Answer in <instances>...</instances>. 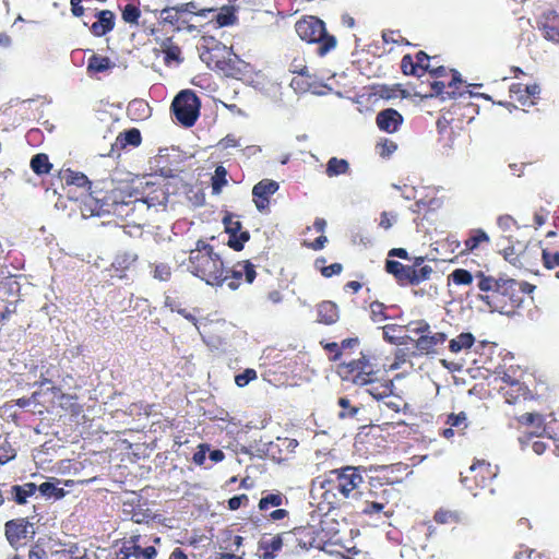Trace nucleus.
Segmentation results:
<instances>
[{"label":"nucleus","instance_id":"1","mask_svg":"<svg viewBox=\"0 0 559 559\" xmlns=\"http://www.w3.org/2000/svg\"><path fill=\"white\" fill-rule=\"evenodd\" d=\"M362 471L353 465L326 471L314 478L313 486L321 491L320 498L329 509L340 508L364 495Z\"/></svg>","mask_w":559,"mask_h":559},{"label":"nucleus","instance_id":"2","mask_svg":"<svg viewBox=\"0 0 559 559\" xmlns=\"http://www.w3.org/2000/svg\"><path fill=\"white\" fill-rule=\"evenodd\" d=\"M188 271L211 286H223L226 281L227 266L214 247L203 239L188 254Z\"/></svg>","mask_w":559,"mask_h":559},{"label":"nucleus","instance_id":"3","mask_svg":"<svg viewBox=\"0 0 559 559\" xmlns=\"http://www.w3.org/2000/svg\"><path fill=\"white\" fill-rule=\"evenodd\" d=\"M199 57L211 70L230 78H240L245 73L246 62L221 41L205 38L199 49Z\"/></svg>","mask_w":559,"mask_h":559},{"label":"nucleus","instance_id":"4","mask_svg":"<svg viewBox=\"0 0 559 559\" xmlns=\"http://www.w3.org/2000/svg\"><path fill=\"white\" fill-rule=\"evenodd\" d=\"M338 374L345 382L356 386H366L383 377L384 371L378 365L374 356L360 354L359 358L338 365Z\"/></svg>","mask_w":559,"mask_h":559},{"label":"nucleus","instance_id":"5","mask_svg":"<svg viewBox=\"0 0 559 559\" xmlns=\"http://www.w3.org/2000/svg\"><path fill=\"white\" fill-rule=\"evenodd\" d=\"M301 40L318 44V55L323 57L337 47V38L329 34L325 23L313 15H307L295 24Z\"/></svg>","mask_w":559,"mask_h":559},{"label":"nucleus","instance_id":"6","mask_svg":"<svg viewBox=\"0 0 559 559\" xmlns=\"http://www.w3.org/2000/svg\"><path fill=\"white\" fill-rule=\"evenodd\" d=\"M431 81H428L429 88L424 96H441L442 98L455 97L462 84L461 74L454 69H447L443 66L433 67L428 73Z\"/></svg>","mask_w":559,"mask_h":559},{"label":"nucleus","instance_id":"7","mask_svg":"<svg viewBox=\"0 0 559 559\" xmlns=\"http://www.w3.org/2000/svg\"><path fill=\"white\" fill-rule=\"evenodd\" d=\"M528 283H521L513 278H506L501 283L498 296L490 309L508 316L515 313L516 309L523 302L524 293L528 292Z\"/></svg>","mask_w":559,"mask_h":559},{"label":"nucleus","instance_id":"8","mask_svg":"<svg viewBox=\"0 0 559 559\" xmlns=\"http://www.w3.org/2000/svg\"><path fill=\"white\" fill-rule=\"evenodd\" d=\"M200 99L191 90L180 91L173 99L170 110L183 127H192L200 114Z\"/></svg>","mask_w":559,"mask_h":559},{"label":"nucleus","instance_id":"9","mask_svg":"<svg viewBox=\"0 0 559 559\" xmlns=\"http://www.w3.org/2000/svg\"><path fill=\"white\" fill-rule=\"evenodd\" d=\"M515 419L523 427H532L531 435L548 438L559 451V411L547 424L543 423V415L534 412L516 416Z\"/></svg>","mask_w":559,"mask_h":559},{"label":"nucleus","instance_id":"10","mask_svg":"<svg viewBox=\"0 0 559 559\" xmlns=\"http://www.w3.org/2000/svg\"><path fill=\"white\" fill-rule=\"evenodd\" d=\"M498 475V467L485 460H477L469 467L468 474L462 479L468 490L477 496V489H489L493 492L491 484Z\"/></svg>","mask_w":559,"mask_h":559},{"label":"nucleus","instance_id":"11","mask_svg":"<svg viewBox=\"0 0 559 559\" xmlns=\"http://www.w3.org/2000/svg\"><path fill=\"white\" fill-rule=\"evenodd\" d=\"M384 270L386 273L393 275L400 285H418L424 281H427L432 274V267L430 265H424L419 269L415 266L405 265L395 260H386L384 263Z\"/></svg>","mask_w":559,"mask_h":559},{"label":"nucleus","instance_id":"12","mask_svg":"<svg viewBox=\"0 0 559 559\" xmlns=\"http://www.w3.org/2000/svg\"><path fill=\"white\" fill-rule=\"evenodd\" d=\"M34 534L33 524L26 518L11 519L4 523L5 539L14 549H17Z\"/></svg>","mask_w":559,"mask_h":559},{"label":"nucleus","instance_id":"13","mask_svg":"<svg viewBox=\"0 0 559 559\" xmlns=\"http://www.w3.org/2000/svg\"><path fill=\"white\" fill-rule=\"evenodd\" d=\"M257 277L255 265L249 260L238 261L231 269L227 267L226 281L224 284L235 290L242 282L252 284Z\"/></svg>","mask_w":559,"mask_h":559},{"label":"nucleus","instance_id":"14","mask_svg":"<svg viewBox=\"0 0 559 559\" xmlns=\"http://www.w3.org/2000/svg\"><path fill=\"white\" fill-rule=\"evenodd\" d=\"M476 285L479 290L478 299L485 302L489 308L492 306L498 292L501 287V283L506 280L504 277H495L487 274L485 271L478 270L475 272Z\"/></svg>","mask_w":559,"mask_h":559},{"label":"nucleus","instance_id":"15","mask_svg":"<svg viewBox=\"0 0 559 559\" xmlns=\"http://www.w3.org/2000/svg\"><path fill=\"white\" fill-rule=\"evenodd\" d=\"M140 538V535H133L123 542L122 547L111 559H154L157 556L156 548L154 546L142 548L139 544Z\"/></svg>","mask_w":559,"mask_h":559},{"label":"nucleus","instance_id":"16","mask_svg":"<svg viewBox=\"0 0 559 559\" xmlns=\"http://www.w3.org/2000/svg\"><path fill=\"white\" fill-rule=\"evenodd\" d=\"M223 224L226 234H228L227 246L235 251H241L245 243L249 241L250 234L248 230H242V224L236 219L233 214H226L223 218Z\"/></svg>","mask_w":559,"mask_h":559},{"label":"nucleus","instance_id":"17","mask_svg":"<svg viewBox=\"0 0 559 559\" xmlns=\"http://www.w3.org/2000/svg\"><path fill=\"white\" fill-rule=\"evenodd\" d=\"M430 59L425 51H418L414 57L409 53L404 55L401 59V71L405 75L423 76L429 73L433 68L430 66Z\"/></svg>","mask_w":559,"mask_h":559},{"label":"nucleus","instance_id":"18","mask_svg":"<svg viewBox=\"0 0 559 559\" xmlns=\"http://www.w3.org/2000/svg\"><path fill=\"white\" fill-rule=\"evenodd\" d=\"M499 393L510 405H522L526 402H531L534 399V393L530 390L528 385L525 383V380L500 385Z\"/></svg>","mask_w":559,"mask_h":559},{"label":"nucleus","instance_id":"19","mask_svg":"<svg viewBox=\"0 0 559 559\" xmlns=\"http://www.w3.org/2000/svg\"><path fill=\"white\" fill-rule=\"evenodd\" d=\"M359 502V513L373 516L380 513H383L385 516H390L392 511H385V507L388 501L383 497H378L377 493L372 490L364 491V495L360 499L356 500Z\"/></svg>","mask_w":559,"mask_h":559},{"label":"nucleus","instance_id":"20","mask_svg":"<svg viewBox=\"0 0 559 559\" xmlns=\"http://www.w3.org/2000/svg\"><path fill=\"white\" fill-rule=\"evenodd\" d=\"M540 94V87L536 84L513 83L510 86V97L522 107H531L536 104Z\"/></svg>","mask_w":559,"mask_h":559},{"label":"nucleus","instance_id":"21","mask_svg":"<svg viewBox=\"0 0 559 559\" xmlns=\"http://www.w3.org/2000/svg\"><path fill=\"white\" fill-rule=\"evenodd\" d=\"M448 336L444 332H432L418 336L415 341V348L419 355H436L441 348Z\"/></svg>","mask_w":559,"mask_h":559},{"label":"nucleus","instance_id":"22","mask_svg":"<svg viewBox=\"0 0 559 559\" xmlns=\"http://www.w3.org/2000/svg\"><path fill=\"white\" fill-rule=\"evenodd\" d=\"M280 189L276 181L264 179L253 187L252 195L257 209L262 212L269 209L270 197L275 194Z\"/></svg>","mask_w":559,"mask_h":559},{"label":"nucleus","instance_id":"23","mask_svg":"<svg viewBox=\"0 0 559 559\" xmlns=\"http://www.w3.org/2000/svg\"><path fill=\"white\" fill-rule=\"evenodd\" d=\"M495 374L496 379L501 381V385L523 381L527 377L526 370L520 365L506 360L496 369Z\"/></svg>","mask_w":559,"mask_h":559},{"label":"nucleus","instance_id":"24","mask_svg":"<svg viewBox=\"0 0 559 559\" xmlns=\"http://www.w3.org/2000/svg\"><path fill=\"white\" fill-rule=\"evenodd\" d=\"M403 116L394 108H384L376 115L377 127L384 132L393 133L397 131L403 123Z\"/></svg>","mask_w":559,"mask_h":559},{"label":"nucleus","instance_id":"25","mask_svg":"<svg viewBox=\"0 0 559 559\" xmlns=\"http://www.w3.org/2000/svg\"><path fill=\"white\" fill-rule=\"evenodd\" d=\"M464 249L462 253H476L479 250L486 249L490 246V236L483 228L469 229L464 239Z\"/></svg>","mask_w":559,"mask_h":559},{"label":"nucleus","instance_id":"26","mask_svg":"<svg viewBox=\"0 0 559 559\" xmlns=\"http://www.w3.org/2000/svg\"><path fill=\"white\" fill-rule=\"evenodd\" d=\"M97 21L90 27L91 33L96 37H103L112 32L116 26V15L110 10H102L96 13Z\"/></svg>","mask_w":559,"mask_h":559},{"label":"nucleus","instance_id":"27","mask_svg":"<svg viewBox=\"0 0 559 559\" xmlns=\"http://www.w3.org/2000/svg\"><path fill=\"white\" fill-rule=\"evenodd\" d=\"M539 29L544 38L559 44V11L550 10L543 14Z\"/></svg>","mask_w":559,"mask_h":559},{"label":"nucleus","instance_id":"28","mask_svg":"<svg viewBox=\"0 0 559 559\" xmlns=\"http://www.w3.org/2000/svg\"><path fill=\"white\" fill-rule=\"evenodd\" d=\"M37 485L35 483H24L23 485H12L5 490L7 499L16 504H25L27 499L35 495Z\"/></svg>","mask_w":559,"mask_h":559},{"label":"nucleus","instance_id":"29","mask_svg":"<svg viewBox=\"0 0 559 559\" xmlns=\"http://www.w3.org/2000/svg\"><path fill=\"white\" fill-rule=\"evenodd\" d=\"M318 321L323 324H334L340 320V308L337 304L332 300H324L317 307Z\"/></svg>","mask_w":559,"mask_h":559},{"label":"nucleus","instance_id":"30","mask_svg":"<svg viewBox=\"0 0 559 559\" xmlns=\"http://www.w3.org/2000/svg\"><path fill=\"white\" fill-rule=\"evenodd\" d=\"M463 513L457 509L441 507L436 510L433 520L438 524L456 525L463 521Z\"/></svg>","mask_w":559,"mask_h":559},{"label":"nucleus","instance_id":"31","mask_svg":"<svg viewBox=\"0 0 559 559\" xmlns=\"http://www.w3.org/2000/svg\"><path fill=\"white\" fill-rule=\"evenodd\" d=\"M476 342L472 332H462L449 341V350L452 353H461L468 350Z\"/></svg>","mask_w":559,"mask_h":559},{"label":"nucleus","instance_id":"32","mask_svg":"<svg viewBox=\"0 0 559 559\" xmlns=\"http://www.w3.org/2000/svg\"><path fill=\"white\" fill-rule=\"evenodd\" d=\"M366 386L367 392L376 400L382 401L389 393L392 392L393 384L391 381L383 379V377L378 378L373 383H369Z\"/></svg>","mask_w":559,"mask_h":559},{"label":"nucleus","instance_id":"33","mask_svg":"<svg viewBox=\"0 0 559 559\" xmlns=\"http://www.w3.org/2000/svg\"><path fill=\"white\" fill-rule=\"evenodd\" d=\"M115 67L112 60L107 56L92 55L87 62V72L90 74H97L105 72Z\"/></svg>","mask_w":559,"mask_h":559},{"label":"nucleus","instance_id":"34","mask_svg":"<svg viewBox=\"0 0 559 559\" xmlns=\"http://www.w3.org/2000/svg\"><path fill=\"white\" fill-rule=\"evenodd\" d=\"M284 547V539L281 534H276L271 542H259V549L263 550L262 559H275L276 551Z\"/></svg>","mask_w":559,"mask_h":559},{"label":"nucleus","instance_id":"35","mask_svg":"<svg viewBox=\"0 0 559 559\" xmlns=\"http://www.w3.org/2000/svg\"><path fill=\"white\" fill-rule=\"evenodd\" d=\"M404 326L396 323H389L382 326L383 338L389 344H405L403 335Z\"/></svg>","mask_w":559,"mask_h":559},{"label":"nucleus","instance_id":"36","mask_svg":"<svg viewBox=\"0 0 559 559\" xmlns=\"http://www.w3.org/2000/svg\"><path fill=\"white\" fill-rule=\"evenodd\" d=\"M115 145L117 147H126L127 145L136 147L141 145V131L136 128H131L120 132L116 139Z\"/></svg>","mask_w":559,"mask_h":559},{"label":"nucleus","instance_id":"37","mask_svg":"<svg viewBox=\"0 0 559 559\" xmlns=\"http://www.w3.org/2000/svg\"><path fill=\"white\" fill-rule=\"evenodd\" d=\"M31 169L37 176L48 175L52 169V164L46 153H37L31 158Z\"/></svg>","mask_w":559,"mask_h":559},{"label":"nucleus","instance_id":"38","mask_svg":"<svg viewBox=\"0 0 559 559\" xmlns=\"http://www.w3.org/2000/svg\"><path fill=\"white\" fill-rule=\"evenodd\" d=\"M350 171V165L348 160L341 159L340 157H332L326 165V176L334 178L343 175H347Z\"/></svg>","mask_w":559,"mask_h":559},{"label":"nucleus","instance_id":"39","mask_svg":"<svg viewBox=\"0 0 559 559\" xmlns=\"http://www.w3.org/2000/svg\"><path fill=\"white\" fill-rule=\"evenodd\" d=\"M379 407L381 412L388 411L399 414L407 407V404L401 396L394 395L391 392L382 400Z\"/></svg>","mask_w":559,"mask_h":559},{"label":"nucleus","instance_id":"40","mask_svg":"<svg viewBox=\"0 0 559 559\" xmlns=\"http://www.w3.org/2000/svg\"><path fill=\"white\" fill-rule=\"evenodd\" d=\"M60 177L68 186H75L78 188H86L91 186L88 178L82 173L67 169L61 171Z\"/></svg>","mask_w":559,"mask_h":559},{"label":"nucleus","instance_id":"41","mask_svg":"<svg viewBox=\"0 0 559 559\" xmlns=\"http://www.w3.org/2000/svg\"><path fill=\"white\" fill-rule=\"evenodd\" d=\"M212 22H215L217 27H224L233 25L237 17L234 13V10L231 8L225 7L219 12H213Z\"/></svg>","mask_w":559,"mask_h":559},{"label":"nucleus","instance_id":"42","mask_svg":"<svg viewBox=\"0 0 559 559\" xmlns=\"http://www.w3.org/2000/svg\"><path fill=\"white\" fill-rule=\"evenodd\" d=\"M448 280L455 285H471L476 277L475 273L466 269H455L450 273Z\"/></svg>","mask_w":559,"mask_h":559},{"label":"nucleus","instance_id":"43","mask_svg":"<svg viewBox=\"0 0 559 559\" xmlns=\"http://www.w3.org/2000/svg\"><path fill=\"white\" fill-rule=\"evenodd\" d=\"M286 497L282 492L267 493L263 496L259 501V509L264 511L270 507H280L286 501Z\"/></svg>","mask_w":559,"mask_h":559},{"label":"nucleus","instance_id":"44","mask_svg":"<svg viewBox=\"0 0 559 559\" xmlns=\"http://www.w3.org/2000/svg\"><path fill=\"white\" fill-rule=\"evenodd\" d=\"M445 424L453 429L455 428L459 432H464V430L468 427L467 416L464 412H460L459 414H450L448 415Z\"/></svg>","mask_w":559,"mask_h":559},{"label":"nucleus","instance_id":"45","mask_svg":"<svg viewBox=\"0 0 559 559\" xmlns=\"http://www.w3.org/2000/svg\"><path fill=\"white\" fill-rule=\"evenodd\" d=\"M141 19V9L135 4L129 3L122 10V20L131 25H139Z\"/></svg>","mask_w":559,"mask_h":559},{"label":"nucleus","instance_id":"46","mask_svg":"<svg viewBox=\"0 0 559 559\" xmlns=\"http://www.w3.org/2000/svg\"><path fill=\"white\" fill-rule=\"evenodd\" d=\"M37 490H39V492L45 497L53 496L57 499H60V498L64 497V495H66V491L63 488L57 487L51 481L41 483L39 486H37Z\"/></svg>","mask_w":559,"mask_h":559},{"label":"nucleus","instance_id":"47","mask_svg":"<svg viewBox=\"0 0 559 559\" xmlns=\"http://www.w3.org/2000/svg\"><path fill=\"white\" fill-rule=\"evenodd\" d=\"M153 267V278L160 281V282H167L171 277V267L169 264L164 262L153 263L151 265Z\"/></svg>","mask_w":559,"mask_h":559},{"label":"nucleus","instance_id":"48","mask_svg":"<svg viewBox=\"0 0 559 559\" xmlns=\"http://www.w3.org/2000/svg\"><path fill=\"white\" fill-rule=\"evenodd\" d=\"M226 177L227 170L223 166L216 167L212 177V190L214 193H219L222 188L227 185Z\"/></svg>","mask_w":559,"mask_h":559},{"label":"nucleus","instance_id":"49","mask_svg":"<svg viewBox=\"0 0 559 559\" xmlns=\"http://www.w3.org/2000/svg\"><path fill=\"white\" fill-rule=\"evenodd\" d=\"M16 456L15 449L7 439L0 440V465L7 464Z\"/></svg>","mask_w":559,"mask_h":559},{"label":"nucleus","instance_id":"50","mask_svg":"<svg viewBox=\"0 0 559 559\" xmlns=\"http://www.w3.org/2000/svg\"><path fill=\"white\" fill-rule=\"evenodd\" d=\"M381 37L384 44L411 45V43L400 34V31L385 29L382 32Z\"/></svg>","mask_w":559,"mask_h":559},{"label":"nucleus","instance_id":"51","mask_svg":"<svg viewBox=\"0 0 559 559\" xmlns=\"http://www.w3.org/2000/svg\"><path fill=\"white\" fill-rule=\"evenodd\" d=\"M369 310L370 318L373 322H380L388 319V316L385 313L386 307L384 306V304L378 300L370 302Z\"/></svg>","mask_w":559,"mask_h":559},{"label":"nucleus","instance_id":"52","mask_svg":"<svg viewBox=\"0 0 559 559\" xmlns=\"http://www.w3.org/2000/svg\"><path fill=\"white\" fill-rule=\"evenodd\" d=\"M289 71L300 75H308L309 69L302 55L298 53L292 59Z\"/></svg>","mask_w":559,"mask_h":559},{"label":"nucleus","instance_id":"53","mask_svg":"<svg viewBox=\"0 0 559 559\" xmlns=\"http://www.w3.org/2000/svg\"><path fill=\"white\" fill-rule=\"evenodd\" d=\"M338 405L341 406V413H338V418H354L359 408L352 406L350 401L347 397H341L338 400Z\"/></svg>","mask_w":559,"mask_h":559},{"label":"nucleus","instance_id":"54","mask_svg":"<svg viewBox=\"0 0 559 559\" xmlns=\"http://www.w3.org/2000/svg\"><path fill=\"white\" fill-rule=\"evenodd\" d=\"M297 528H301L304 531L300 535H298V549H309L312 547L314 537L312 535L311 528L308 526H297Z\"/></svg>","mask_w":559,"mask_h":559},{"label":"nucleus","instance_id":"55","mask_svg":"<svg viewBox=\"0 0 559 559\" xmlns=\"http://www.w3.org/2000/svg\"><path fill=\"white\" fill-rule=\"evenodd\" d=\"M437 127H438L439 134L441 135V140H443L447 145H451L452 135L454 133L453 127L450 126L448 120H441V119H439L437 121Z\"/></svg>","mask_w":559,"mask_h":559},{"label":"nucleus","instance_id":"56","mask_svg":"<svg viewBox=\"0 0 559 559\" xmlns=\"http://www.w3.org/2000/svg\"><path fill=\"white\" fill-rule=\"evenodd\" d=\"M179 8H166L160 11V19L163 23L175 26L179 22Z\"/></svg>","mask_w":559,"mask_h":559},{"label":"nucleus","instance_id":"57","mask_svg":"<svg viewBox=\"0 0 559 559\" xmlns=\"http://www.w3.org/2000/svg\"><path fill=\"white\" fill-rule=\"evenodd\" d=\"M304 531L301 528L294 527L290 531L281 533L284 545L290 547L293 549H298V535H300Z\"/></svg>","mask_w":559,"mask_h":559},{"label":"nucleus","instance_id":"58","mask_svg":"<svg viewBox=\"0 0 559 559\" xmlns=\"http://www.w3.org/2000/svg\"><path fill=\"white\" fill-rule=\"evenodd\" d=\"M257 378L258 374L254 369H246L242 373H239L235 377V383L239 388H245Z\"/></svg>","mask_w":559,"mask_h":559},{"label":"nucleus","instance_id":"59","mask_svg":"<svg viewBox=\"0 0 559 559\" xmlns=\"http://www.w3.org/2000/svg\"><path fill=\"white\" fill-rule=\"evenodd\" d=\"M407 328L418 336H421L423 334H428L431 331L430 324L424 319L411 321L407 324Z\"/></svg>","mask_w":559,"mask_h":559},{"label":"nucleus","instance_id":"60","mask_svg":"<svg viewBox=\"0 0 559 559\" xmlns=\"http://www.w3.org/2000/svg\"><path fill=\"white\" fill-rule=\"evenodd\" d=\"M407 328L418 336H421L423 334H428L431 331L430 324L424 319L411 321L407 324Z\"/></svg>","mask_w":559,"mask_h":559},{"label":"nucleus","instance_id":"61","mask_svg":"<svg viewBox=\"0 0 559 559\" xmlns=\"http://www.w3.org/2000/svg\"><path fill=\"white\" fill-rule=\"evenodd\" d=\"M542 260H544V266L546 269H554L559 266V252L544 249L542 251Z\"/></svg>","mask_w":559,"mask_h":559},{"label":"nucleus","instance_id":"62","mask_svg":"<svg viewBox=\"0 0 559 559\" xmlns=\"http://www.w3.org/2000/svg\"><path fill=\"white\" fill-rule=\"evenodd\" d=\"M135 261H136V254L123 253V254L117 255V258L114 262V266H116L117 269L127 270L132 264H134Z\"/></svg>","mask_w":559,"mask_h":559},{"label":"nucleus","instance_id":"63","mask_svg":"<svg viewBox=\"0 0 559 559\" xmlns=\"http://www.w3.org/2000/svg\"><path fill=\"white\" fill-rule=\"evenodd\" d=\"M321 345L324 347V350L330 353L331 361H338L342 357V347L340 343H325V341H321Z\"/></svg>","mask_w":559,"mask_h":559},{"label":"nucleus","instance_id":"64","mask_svg":"<svg viewBox=\"0 0 559 559\" xmlns=\"http://www.w3.org/2000/svg\"><path fill=\"white\" fill-rule=\"evenodd\" d=\"M153 197L150 194H146V199H144V202L148 206H154L156 204H162L166 200L165 192L160 187H157L156 189H153Z\"/></svg>","mask_w":559,"mask_h":559}]
</instances>
